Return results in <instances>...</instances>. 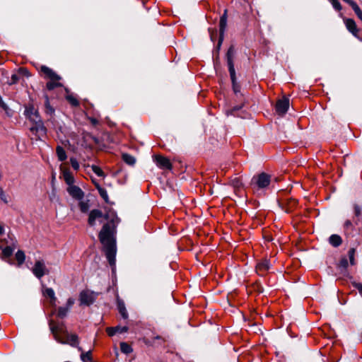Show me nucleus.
I'll list each match as a JSON object with an SVG mask.
<instances>
[{"label": "nucleus", "instance_id": "nucleus-11", "mask_svg": "<svg viewBox=\"0 0 362 362\" xmlns=\"http://www.w3.org/2000/svg\"><path fill=\"white\" fill-rule=\"evenodd\" d=\"M24 115L27 119L32 122H36L37 119L40 118L39 112L35 110L33 105L25 107Z\"/></svg>", "mask_w": 362, "mask_h": 362}, {"label": "nucleus", "instance_id": "nucleus-23", "mask_svg": "<svg viewBox=\"0 0 362 362\" xmlns=\"http://www.w3.org/2000/svg\"><path fill=\"white\" fill-rule=\"evenodd\" d=\"M56 152L59 160L64 161L66 159V153L62 146L58 145L56 148Z\"/></svg>", "mask_w": 362, "mask_h": 362}, {"label": "nucleus", "instance_id": "nucleus-42", "mask_svg": "<svg viewBox=\"0 0 362 362\" xmlns=\"http://www.w3.org/2000/svg\"><path fill=\"white\" fill-rule=\"evenodd\" d=\"M332 1V4L333 6V7L337 10V11H341V4L337 1V0H331Z\"/></svg>", "mask_w": 362, "mask_h": 362}, {"label": "nucleus", "instance_id": "nucleus-35", "mask_svg": "<svg viewBox=\"0 0 362 362\" xmlns=\"http://www.w3.org/2000/svg\"><path fill=\"white\" fill-rule=\"evenodd\" d=\"M232 83H233V88L235 93L240 92V86L236 82V77H235V72H234V77L230 76Z\"/></svg>", "mask_w": 362, "mask_h": 362}, {"label": "nucleus", "instance_id": "nucleus-47", "mask_svg": "<svg viewBox=\"0 0 362 362\" xmlns=\"http://www.w3.org/2000/svg\"><path fill=\"white\" fill-rule=\"evenodd\" d=\"M209 32L211 40L214 41L215 39L216 34V30H214L213 28H209Z\"/></svg>", "mask_w": 362, "mask_h": 362}, {"label": "nucleus", "instance_id": "nucleus-41", "mask_svg": "<svg viewBox=\"0 0 362 362\" xmlns=\"http://www.w3.org/2000/svg\"><path fill=\"white\" fill-rule=\"evenodd\" d=\"M349 265L347 259L346 257H342L339 262V267L344 269L347 268Z\"/></svg>", "mask_w": 362, "mask_h": 362}, {"label": "nucleus", "instance_id": "nucleus-14", "mask_svg": "<svg viewBox=\"0 0 362 362\" xmlns=\"http://www.w3.org/2000/svg\"><path fill=\"white\" fill-rule=\"evenodd\" d=\"M105 218L107 219V216H104L102 211L98 209H93L89 214L88 224L91 226L95 225L96 219Z\"/></svg>", "mask_w": 362, "mask_h": 362}, {"label": "nucleus", "instance_id": "nucleus-32", "mask_svg": "<svg viewBox=\"0 0 362 362\" xmlns=\"http://www.w3.org/2000/svg\"><path fill=\"white\" fill-rule=\"evenodd\" d=\"M355 254H356V250L354 248H351L348 252L350 264L351 265L355 264Z\"/></svg>", "mask_w": 362, "mask_h": 362}, {"label": "nucleus", "instance_id": "nucleus-20", "mask_svg": "<svg viewBox=\"0 0 362 362\" xmlns=\"http://www.w3.org/2000/svg\"><path fill=\"white\" fill-rule=\"evenodd\" d=\"M117 308H118V310H119L120 315H122V317L124 319H127L128 317V313L125 308L124 303L122 300H119V299L117 300Z\"/></svg>", "mask_w": 362, "mask_h": 362}, {"label": "nucleus", "instance_id": "nucleus-3", "mask_svg": "<svg viewBox=\"0 0 362 362\" xmlns=\"http://www.w3.org/2000/svg\"><path fill=\"white\" fill-rule=\"evenodd\" d=\"M270 183V176L265 173H262L257 176L252 177L251 185L255 189H264L269 186Z\"/></svg>", "mask_w": 362, "mask_h": 362}, {"label": "nucleus", "instance_id": "nucleus-17", "mask_svg": "<svg viewBox=\"0 0 362 362\" xmlns=\"http://www.w3.org/2000/svg\"><path fill=\"white\" fill-rule=\"evenodd\" d=\"M344 23L347 30L351 32L355 37L358 36V30L356 22L351 18L344 19Z\"/></svg>", "mask_w": 362, "mask_h": 362}, {"label": "nucleus", "instance_id": "nucleus-36", "mask_svg": "<svg viewBox=\"0 0 362 362\" xmlns=\"http://www.w3.org/2000/svg\"><path fill=\"white\" fill-rule=\"evenodd\" d=\"M19 81V76L16 74H13L11 76V81H7L6 83H8L9 86L16 84Z\"/></svg>", "mask_w": 362, "mask_h": 362}, {"label": "nucleus", "instance_id": "nucleus-10", "mask_svg": "<svg viewBox=\"0 0 362 362\" xmlns=\"http://www.w3.org/2000/svg\"><path fill=\"white\" fill-rule=\"evenodd\" d=\"M235 55V49L230 46L227 52V61L230 76L234 77L235 68L233 64V57Z\"/></svg>", "mask_w": 362, "mask_h": 362}, {"label": "nucleus", "instance_id": "nucleus-54", "mask_svg": "<svg viewBox=\"0 0 362 362\" xmlns=\"http://www.w3.org/2000/svg\"><path fill=\"white\" fill-rule=\"evenodd\" d=\"M49 110H50V113H52V112H54V109H52V108H51V107L49 108Z\"/></svg>", "mask_w": 362, "mask_h": 362}, {"label": "nucleus", "instance_id": "nucleus-15", "mask_svg": "<svg viewBox=\"0 0 362 362\" xmlns=\"http://www.w3.org/2000/svg\"><path fill=\"white\" fill-rule=\"evenodd\" d=\"M58 87H64L65 93L64 95V98L68 100V88L64 87L62 83L59 81H48L46 84V88L48 90H52Z\"/></svg>", "mask_w": 362, "mask_h": 362}, {"label": "nucleus", "instance_id": "nucleus-44", "mask_svg": "<svg viewBox=\"0 0 362 362\" xmlns=\"http://www.w3.org/2000/svg\"><path fill=\"white\" fill-rule=\"evenodd\" d=\"M70 162H71V165L72 166V168L75 170H78L79 168V164L77 162V160L76 159H73L71 158L70 160Z\"/></svg>", "mask_w": 362, "mask_h": 362}, {"label": "nucleus", "instance_id": "nucleus-24", "mask_svg": "<svg viewBox=\"0 0 362 362\" xmlns=\"http://www.w3.org/2000/svg\"><path fill=\"white\" fill-rule=\"evenodd\" d=\"M15 258L17 261L18 265L21 266L25 260V255L24 251L18 250L16 253Z\"/></svg>", "mask_w": 362, "mask_h": 362}, {"label": "nucleus", "instance_id": "nucleus-1", "mask_svg": "<svg viewBox=\"0 0 362 362\" xmlns=\"http://www.w3.org/2000/svg\"><path fill=\"white\" fill-rule=\"evenodd\" d=\"M68 314V301L64 306L59 307L56 320H50L49 326L54 339L62 344H68V330L64 319Z\"/></svg>", "mask_w": 362, "mask_h": 362}, {"label": "nucleus", "instance_id": "nucleus-34", "mask_svg": "<svg viewBox=\"0 0 362 362\" xmlns=\"http://www.w3.org/2000/svg\"><path fill=\"white\" fill-rule=\"evenodd\" d=\"M98 191L100 195V197L105 201H108V195L105 189L102 187H98Z\"/></svg>", "mask_w": 362, "mask_h": 362}, {"label": "nucleus", "instance_id": "nucleus-38", "mask_svg": "<svg viewBox=\"0 0 362 362\" xmlns=\"http://www.w3.org/2000/svg\"><path fill=\"white\" fill-rule=\"evenodd\" d=\"M69 104H71L73 106L76 107L79 105V102L72 95H69Z\"/></svg>", "mask_w": 362, "mask_h": 362}, {"label": "nucleus", "instance_id": "nucleus-28", "mask_svg": "<svg viewBox=\"0 0 362 362\" xmlns=\"http://www.w3.org/2000/svg\"><path fill=\"white\" fill-rule=\"evenodd\" d=\"M230 185L235 189H240L243 186V183L240 178L235 177L230 180Z\"/></svg>", "mask_w": 362, "mask_h": 362}, {"label": "nucleus", "instance_id": "nucleus-43", "mask_svg": "<svg viewBox=\"0 0 362 362\" xmlns=\"http://www.w3.org/2000/svg\"><path fill=\"white\" fill-rule=\"evenodd\" d=\"M352 284H353V286L358 291V293L362 296V284L354 282Z\"/></svg>", "mask_w": 362, "mask_h": 362}, {"label": "nucleus", "instance_id": "nucleus-37", "mask_svg": "<svg viewBox=\"0 0 362 362\" xmlns=\"http://www.w3.org/2000/svg\"><path fill=\"white\" fill-rule=\"evenodd\" d=\"M78 344V337L76 334L69 335V344L71 346H76Z\"/></svg>", "mask_w": 362, "mask_h": 362}, {"label": "nucleus", "instance_id": "nucleus-6", "mask_svg": "<svg viewBox=\"0 0 362 362\" xmlns=\"http://www.w3.org/2000/svg\"><path fill=\"white\" fill-rule=\"evenodd\" d=\"M32 272L38 279H40L48 273V269L42 260H37L32 268Z\"/></svg>", "mask_w": 362, "mask_h": 362}, {"label": "nucleus", "instance_id": "nucleus-48", "mask_svg": "<svg viewBox=\"0 0 362 362\" xmlns=\"http://www.w3.org/2000/svg\"><path fill=\"white\" fill-rule=\"evenodd\" d=\"M88 119L93 126H97L99 124V121L95 118L89 117Z\"/></svg>", "mask_w": 362, "mask_h": 362}, {"label": "nucleus", "instance_id": "nucleus-53", "mask_svg": "<svg viewBox=\"0 0 362 362\" xmlns=\"http://www.w3.org/2000/svg\"><path fill=\"white\" fill-rule=\"evenodd\" d=\"M69 305H71V304H73V303H74V301H73V300H71L69 299Z\"/></svg>", "mask_w": 362, "mask_h": 362}, {"label": "nucleus", "instance_id": "nucleus-21", "mask_svg": "<svg viewBox=\"0 0 362 362\" xmlns=\"http://www.w3.org/2000/svg\"><path fill=\"white\" fill-rule=\"evenodd\" d=\"M0 107L5 111L6 115L11 117L13 115V111L9 108L6 103L3 100L2 97L0 95Z\"/></svg>", "mask_w": 362, "mask_h": 362}, {"label": "nucleus", "instance_id": "nucleus-50", "mask_svg": "<svg viewBox=\"0 0 362 362\" xmlns=\"http://www.w3.org/2000/svg\"><path fill=\"white\" fill-rule=\"evenodd\" d=\"M351 225H352V224H351V221H349V220L346 221H345V223H344V226H345L346 228L351 227Z\"/></svg>", "mask_w": 362, "mask_h": 362}, {"label": "nucleus", "instance_id": "nucleus-13", "mask_svg": "<svg viewBox=\"0 0 362 362\" xmlns=\"http://www.w3.org/2000/svg\"><path fill=\"white\" fill-rule=\"evenodd\" d=\"M33 122L35 123V125L30 128V132H32L33 134L40 133L41 135L46 134L47 129L44 126V124L40 118L37 119L36 122Z\"/></svg>", "mask_w": 362, "mask_h": 362}, {"label": "nucleus", "instance_id": "nucleus-55", "mask_svg": "<svg viewBox=\"0 0 362 362\" xmlns=\"http://www.w3.org/2000/svg\"><path fill=\"white\" fill-rule=\"evenodd\" d=\"M95 187L98 189V187H100L98 184H95Z\"/></svg>", "mask_w": 362, "mask_h": 362}, {"label": "nucleus", "instance_id": "nucleus-33", "mask_svg": "<svg viewBox=\"0 0 362 362\" xmlns=\"http://www.w3.org/2000/svg\"><path fill=\"white\" fill-rule=\"evenodd\" d=\"M91 169H92L93 172L94 173H95L98 176L105 177V173H103V171L102 170V169L100 167L93 165L91 166Z\"/></svg>", "mask_w": 362, "mask_h": 362}, {"label": "nucleus", "instance_id": "nucleus-46", "mask_svg": "<svg viewBox=\"0 0 362 362\" xmlns=\"http://www.w3.org/2000/svg\"><path fill=\"white\" fill-rule=\"evenodd\" d=\"M354 213L356 216H359L362 214L361 209L358 205L354 206Z\"/></svg>", "mask_w": 362, "mask_h": 362}, {"label": "nucleus", "instance_id": "nucleus-4", "mask_svg": "<svg viewBox=\"0 0 362 362\" xmlns=\"http://www.w3.org/2000/svg\"><path fill=\"white\" fill-rule=\"evenodd\" d=\"M98 296V293L90 290L82 291L79 296L80 303L81 305L89 306L95 301Z\"/></svg>", "mask_w": 362, "mask_h": 362}, {"label": "nucleus", "instance_id": "nucleus-18", "mask_svg": "<svg viewBox=\"0 0 362 362\" xmlns=\"http://www.w3.org/2000/svg\"><path fill=\"white\" fill-rule=\"evenodd\" d=\"M42 294L45 298H49V303L52 305L55 306L57 298L55 297L54 291L52 288H45L42 290Z\"/></svg>", "mask_w": 362, "mask_h": 362}, {"label": "nucleus", "instance_id": "nucleus-5", "mask_svg": "<svg viewBox=\"0 0 362 362\" xmlns=\"http://www.w3.org/2000/svg\"><path fill=\"white\" fill-rule=\"evenodd\" d=\"M74 182V177L69 174V195L76 200H81L84 197V193L78 187L73 185Z\"/></svg>", "mask_w": 362, "mask_h": 362}, {"label": "nucleus", "instance_id": "nucleus-25", "mask_svg": "<svg viewBox=\"0 0 362 362\" xmlns=\"http://www.w3.org/2000/svg\"><path fill=\"white\" fill-rule=\"evenodd\" d=\"M2 259L10 257L13 252L14 247L12 246H6L5 247H2Z\"/></svg>", "mask_w": 362, "mask_h": 362}, {"label": "nucleus", "instance_id": "nucleus-27", "mask_svg": "<svg viewBox=\"0 0 362 362\" xmlns=\"http://www.w3.org/2000/svg\"><path fill=\"white\" fill-rule=\"evenodd\" d=\"M60 170L62 173V176L60 177L64 180L66 185H68V168H66V167H63V165L61 164Z\"/></svg>", "mask_w": 362, "mask_h": 362}, {"label": "nucleus", "instance_id": "nucleus-30", "mask_svg": "<svg viewBox=\"0 0 362 362\" xmlns=\"http://www.w3.org/2000/svg\"><path fill=\"white\" fill-rule=\"evenodd\" d=\"M120 349H121L122 352L127 354H129L132 351V349L130 346V345H129L127 343H125V342H122L120 344Z\"/></svg>", "mask_w": 362, "mask_h": 362}, {"label": "nucleus", "instance_id": "nucleus-2", "mask_svg": "<svg viewBox=\"0 0 362 362\" xmlns=\"http://www.w3.org/2000/svg\"><path fill=\"white\" fill-rule=\"evenodd\" d=\"M99 239L103 244L107 259L111 266L115 264L116 245L114 238V227L110 223L103 226L99 233Z\"/></svg>", "mask_w": 362, "mask_h": 362}, {"label": "nucleus", "instance_id": "nucleus-7", "mask_svg": "<svg viewBox=\"0 0 362 362\" xmlns=\"http://www.w3.org/2000/svg\"><path fill=\"white\" fill-rule=\"evenodd\" d=\"M153 160L157 166L163 170H171L172 164L168 158L160 155H156L153 157Z\"/></svg>", "mask_w": 362, "mask_h": 362}, {"label": "nucleus", "instance_id": "nucleus-45", "mask_svg": "<svg viewBox=\"0 0 362 362\" xmlns=\"http://www.w3.org/2000/svg\"><path fill=\"white\" fill-rule=\"evenodd\" d=\"M18 72L20 74H22L26 76H30L29 71L26 68H24V67H20L18 69Z\"/></svg>", "mask_w": 362, "mask_h": 362}, {"label": "nucleus", "instance_id": "nucleus-49", "mask_svg": "<svg viewBox=\"0 0 362 362\" xmlns=\"http://www.w3.org/2000/svg\"><path fill=\"white\" fill-rule=\"evenodd\" d=\"M2 76H5L6 78H8V72L5 69H1Z\"/></svg>", "mask_w": 362, "mask_h": 362}, {"label": "nucleus", "instance_id": "nucleus-22", "mask_svg": "<svg viewBox=\"0 0 362 362\" xmlns=\"http://www.w3.org/2000/svg\"><path fill=\"white\" fill-rule=\"evenodd\" d=\"M329 242L332 246L338 247L341 244L342 240L339 235L334 234L329 237Z\"/></svg>", "mask_w": 362, "mask_h": 362}, {"label": "nucleus", "instance_id": "nucleus-8", "mask_svg": "<svg viewBox=\"0 0 362 362\" xmlns=\"http://www.w3.org/2000/svg\"><path fill=\"white\" fill-rule=\"evenodd\" d=\"M40 72L44 75V78H48L51 81H60L62 79V77L59 75L45 65L41 66Z\"/></svg>", "mask_w": 362, "mask_h": 362}, {"label": "nucleus", "instance_id": "nucleus-56", "mask_svg": "<svg viewBox=\"0 0 362 362\" xmlns=\"http://www.w3.org/2000/svg\"><path fill=\"white\" fill-rule=\"evenodd\" d=\"M2 249V246L0 245V250Z\"/></svg>", "mask_w": 362, "mask_h": 362}, {"label": "nucleus", "instance_id": "nucleus-12", "mask_svg": "<svg viewBox=\"0 0 362 362\" xmlns=\"http://www.w3.org/2000/svg\"><path fill=\"white\" fill-rule=\"evenodd\" d=\"M289 107V100L288 98L279 100L276 104V111L279 115H284Z\"/></svg>", "mask_w": 362, "mask_h": 362}, {"label": "nucleus", "instance_id": "nucleus-51", "mask_svg": "<svg viewBox=\"0 0 362 362\" xmlns=\"http://www.w3.org/2000/svg\"><path fill=\"white\" fill-rule=\"evenodd\" d=\"M5 230L3 226L0 224V235H2L4 234Z\"/></svg>", "mask_w": 362, "mask_h": 362}, {"label": "nucleus", "instance_id": "nucleus-16", "mask_svg": "<svg viewBox=\"0 0 362 362\" xmlns=\"http://www.w3.org/2000/svg\"><path fill=\"white\" fill-rule=\"evenodd\" d=\"M226 25H227V10H225L224 13L220 18V25H219L220 36H219V42H218L219 45L223 41V33H224L225 29L226 28Z\"/></svg>", "mask_w": 362, "mask_h": 362}, {"label": "nucleus", "instance_id": "nucleus-9", "mask_svg": "<svg viewBox=\"0 0 362 362\" xmlns=\"http://www.w3.org/2000/svg\"><path fill=\"white\" fill-rule=\"evenodd\" d=\"M271 267V264L268 259H263L257 263L256 272L259 276H264L267 274Z\"/></svg>", "mask_w": 362, "mask_h": 362}, {"label": "nucleus", "instance_id": "nucleus-52", "mask_svg": "<svg viewBox=\"0 0 362 362\" xmlns=\"http://www.w3.org/2000/svg\"><path fill=\"white\" fill-rule=\"evenodd\" d=\"M54 180H55V174L52 173V184H53Z\"/></svg>", "mask_w": 362, "mask_h": 362}, {"label": "nucleus", "instance_id": "nucleus-19", "mask_svg": "<svg viewBox=\"0 0 362 362\" xmlns=\"http://www.w3.org/2000/svg\"><path fill=\"white\" fill-rule=\"evenodd\" d=\"M128 327L126 326H117L114 327H107L106 332L110 337L115 335L116 333H124L127 332Z\"/></svg>", "mask_w": 362, "mask_h": 362}, {"label": "nucleus", "instance_id": "nucleus-39", "mask_svg": "<svg viewBox=\"0 0 362 362\" xmlns=\"http://www.w3.org/2000/svg\"><path fill=\"white\" fill-rule=\"evenodd\" d=\"M0 199L2 202H4L5 204H7L8 202L7 199V196L6 195L4 191L1 187H0Z\"/></svg>", "mask_w": 362, "mask_h": 362}, {"label": "nucleus", "instance_id": "nucleus-26", "mask_svg": "<svg viewBox=\"0 0 362 362\" xmlns=\"http://www.w3.org/2000/svg\"><path fill=\"white\" fill-rule=\"evenodd\" d=\"M122 159L125 163H127L129 165H134L136 162L135 158L132 156L127 153H124L122 155Z\"/></svg>", "mask_w": 362, "mask_h": 362}, {"label": "nucleus", "instance_id": "nucleus-31", "mask_svg": "<svg viewBox=\"0 0 362 362\" xmlns=\"http://www.w3.org/2000/svg\"><path fill=\"white\" fill-rule=\"evenodd\" d=\"M78 206L80 208V210L85 213L89 209V205L87 202H84L82 199L78 200Z\"/></svg>", "mask_w": 362, "mask_h": 362}, {"label": "nucleus", "instance_id": "nucleus-40", "mask_svg": "<svg viewBox=\"0 0 362 362\" xmlns=\"http://www.w3.org/2000/svg\"><path fill=\"white\" fill-rule=\"evenodd\" d=\"M353 10L354 11V12L356 13V16L358 17V18L362 21V11L361 10V8L358 7V5H356V6H354V8H353Z\"/></svg>", "mask_w": 362, "mask_h": 362}, {"label": "nucleus", "instance_id": "nucleus-29", "mask_svg": "<svg viewBox=\"0 0 362 362\" xmlns=\"http://www.w3.org/2000/svg\"><path fill=\"white\" fill-rule=\"evenodd\" d=\"M81 359L83 362H91L92 361L91 351H88L86 353L82 352L81 354Z\"/></svg>", "mask_w": 362, "mask_h": 362}]
</instances>
